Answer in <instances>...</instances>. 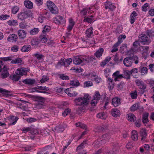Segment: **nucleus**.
<instances>
[{"label":"nucleus","mask_w":154,"mask_h":154,"mask_svg":"<svg viewBox=\"0 0 154 154\" xmlns=\"http://www.w3.org/2000/svg\"><path fill=\"white\" fill-rule=\"evenodd\" d=\"M89 97L88 95H85L83 97H79L76 98L74 100L75 105L81 106L82 105L87 106L89 101Z\"/></svg>","instance_id":"obj_1"},{"label":"nucleus","mask_w":154,"mask_h":154,"mask_svg":"<svg viewBox=\"0 0 154 154\" xmlns=\"http://www.w3.org/2000/svg\"><path fill=\"white\" fill-rule=\"evenodd\" d=\"M33 98L37 102L34 104L35 108L38 109H42L44 106V103L46 100L45 98L41 96H34Z\"/></svg>","instance_id":"obj_2"},{"label":"nucleus","mask_w":154,"mask_h":154,"mask_svg":"<svg viewBox=\"0 0 154 154\" xmlns=\"http://www.w3.org/2000/svg\"><path fill=\"white\" fill-rule=\"evenodd\" d=\"M22 131L24 133H26L27 132L29 131L30 134L29 137L32 140H34L35 137V135L38 133V132L37 129L33 128L31 127L27 128L24 127L22 128Z\"/></svg>","instance_id":"obj_3"},{"label":"nucleus","mask_w":154,"mask_h":154,"mask_svg":"<svg viewBox=\"0 0 154 154\" xmlns=\"http://www.w3.org/2000/svg\"><path fill=\"white\" fill-rule=\"evenodd\" d=\"M31 11L29 10L25 11L18 14L17 17L19 20L23 21L27 18L28 17H31L32 15Z\"/></svg>","instance_id":"obj_4"},{"label":"nucleus","mask_w":154,"mask_h":154,"mask_svg":"<svg viewBox=\"0 0 154 154\" xmlns=\"http://www.w3.org/2000/svg\"><path fill=\"white\" fill-rule=\"evenodd\" d=\"M139 41L143 45H148L151 42V40L145 34L139 35Z\"/></svg>","instance_id":"obj_5"},{"label":"nucleus","mask_w":154,"mask_h":154,"mask_svg":"<svg viewBox=\"0 0 154 154\" xmlns=\"http://www.w3.org/2000/svg\"><path fill=\"white\" fill-rule=\"evenodd\" d=\"M72 59L71 58H69L68 59H65L64 60V59H61L57 63L58 65H60L62 66H63L65 67H67L70 65V63H72Z\"/></svg>","instance_id":"obj_6"},{"label":"nucleus","mask_w":154,"mask_h":154,"mask_svg":"<svg viewBox=\"0 0 154 154\" xmlns=\"http://www.w3.org/2000/svg\"><path fill=\"white\" fill-rule=\"evenodd\" d=\"M96 20L97 18L95 17L94 15H92L85 17L83 21L91 23H93Z\"/></svg>","instance_id":"obj_7"},{"label":"nucleus","mask_w":154,"mask_h":154,"mask_svg":"<svg viewBox=\"0 0 154 154\" xmlns=\"http://www.w3.org/2000/svg\"><path fill=\"white\" fill-rule=\"evenodd\" d=\"M100 95L99 92H96L95 94L94 97V99L91 101V103L92 106H94L96 105L97 101L100 99Z\"/></svg>","instance_id":"obj_8"},{"label":"nucleus","mask_w":154,"mask_h":154,"mask_svg":"<svg viewBox=\"0 0 154 154\" xmlns=\"http://www.w3.org/2000/svg\"><path fill=\"white\" fill-rule=\"evenodd\" d=\"M135 82L140 89L144 90L146 88V85L143 81L138 79L135 80Z\"/></svg>","instance_id":"obj_9"},{"label":"nucleus","mask_w":154,"mask_h":154,"mask_svg":"<svg viewBox=\"0 0 154 154\" xmlns=\"http://www.w3.org/2000/svg\"><path fill=\"white\" fill-rule=\"evenodd\" d=\"M131 58L130 57H128L125 58L123 60L124 65L127 67L131 66L133 63L131 60Z\"/></svg>","instance_id":"obj_10"},{"label":"nucleus","mask_w":154,"mask_h":154,"mask_svg":"<svg viewBox=\"0 0 154 154\" xmlns=\"http://www.w3.org/2000/svg\"><path fill=\"white\" fill-rule=\"evenodd\" d=\"M95 6H93L91 7H89L88 8H84L81 11V13L83 16L85 15L87 12H88L89 14H91L94 12V11L92 10L90 11L91 9H94L95 8Z\"/></svg>","instance_id":"obj_11"},{"label":"nucleus","mask_w":154,"mask_h":154,"mask_svg":"<svg viewBox=\"0 0 154 154\" xmlns=\"http://www.w3.org/2000/svg\"><path fill=\"white\" fill-rule=\"evenodd\" d=\"M54 21L55 24L59 25L61 23H63L64 20L62 17L57 16L54 18Z\"/></svg>","instance_id":"obj_12"},{"label":"nucleus","mask_w":154,"mask_h":154,"mask_svg":"<svg viewBox=\"0 0 154 154\" xmlns=\"http://www.w3.org/2000/svg\"><path fill=\"white\" fill-rule=\"evenodd\" d=\"M147 132L145 128H143L141 130L140 132V136L141 137V141H144L146 138L147 136Z\"/></svg>","instance_id":"obj_13"},{"label":"nucleus","mask_w":154,"mask_h":154,"mask_svg":"<svg viewBox=\"0 0 154 154\" xmlns=\"http://www.w3.org/2000/svg\"><path fill=\"white\" fill-rule=\"evenodd\" d=\"M105 8L106 9H109L111 11L114 10L116 8V7L111 2L107 1L104 3Z\"/></svg>","instance_id":"obj_14"},{"label":"nucleus","mask_w":154,"mask_h":154,"mask_svg":"<svg viewBox=\"0 0 154 154\" xmlns=\"http://www.w3.org/2000/svg\"><path fill=\"white\" fill-rule=\"evenodd\" d=\"M28 71V69L22 68L17 69L15 72L17 75H19L20 76H23L24 75V72H26Z\"/></svg>","instance_id":"obj_15"},{"label":"nucleus","mask_w":154,"mask_h":154,"mask_svg":"<svg viewBox=\"0 0 154 154\" xmlns=\"http://www.w3.org/2000/svg\"><path fill=\"white\" fill-rule=\"evenodd\" d=\"M17 35L14 34H10L7 38L8 41L11 42H15L17 39Z\"/></svg>","instance_id":"obj_16"},{"label":"nucleus","mask_w":154,"mask_h":154,"mask_svg":"<svg viewBox=\"0 0 154 154\" xmlns=\"http://www.w3.org/2000/svg\"><path fill=\"white\" fill-rule=\"evenodd\" d=\"M93 28L91 27L88 29L86 31L85 34L86 36L88 38H92L94 36L92 31Z\"/></svg>","instance_id":"obj_17"},{"label":"nucleus","mask_w":154,"mask_h":154,"mask_svg":"<svg viewBox=\"0 0 154 154\" xmlns=\"http://www.w3.org/2000/svg\"><path fill=\"white\" fill-rule=\"evenodd\" d=\"M111 112L112 116L115 117H119L120 115V111L117 108L112 109Z\"/></svg>","instance_id":"obj_18"},{"label":"nucleus","mask_w":154,"mask_h":154,"mask_svg":"<svg viewBox=\"0 0 154 154\" xmlns=\"http://www.w3.org/2000/svg\"><path fill=\"white\" fill-rule=\"evenodd\" d=\"M26 32L23 29H20L18 31V35L20 38L23 39L26 37Z\"/></svg>","instance_id":"obj_19"},{"label":"nucleus","mask_w":154,"mask_h":154,"mask_svg":"<svg viewBox=\"0 0 154 154\" xmlns=\"http://www.w3.org/2000/svg\"><path fill=\"white\" fill-rule=\"evenodd\" d=\"M24 4L26 7L29 9H32L33 8L32 3L29 0H25L24 1Z\"/></svg>","instance_id":"obj_20"},{"label":"nucleus","mask_w":154,"mask_h":154,"mask_svg":"<svg viewBox=\"0 0 154 154\" xmlns=\"http://www.w3.org/2000/svg\"><path fill=\"white\" fill-rule=\"evenodd\" d=\"M106 141L103 139H98L95 141L94 143L95 145H96V147H99L101 145L105 144Z\"/></svg>","instance_id":"obj_21"},{"label":"nucleus","mask_w":154,"mask_h":154,"mask_svg":"<svg viewBox=\"0 0 154 154\" xmlns=\"http://www.w3.org/2000/svg\"><path fill=\"white\" fill-rule=\"evenodd\" d=\"M121 100L118 97L113 98L112 100V105L115 107H117L121 104Z\"/></svg>","instance_id":"obj_22"},{"label":"nucleus","mask_w":154,"mask_h":154,"mask_svg":"<svg viewBox=\"0 0 154 154\" xmlns=\"http://www.w3.org/2000/svg\"><path fill=\"white\" fill-rule=\"evenodd\" d=\"M36 82V81L34 79H26L22 81V82L25 84L32 85L34 84Z\"/></svg>","instance_id":"obj_23"},{"label":"nucleus","mask_w":154,"mask_h":154,"mask_svg":"<svg viewBox=\"0 0 154 154\" xmlns=\"http://www.w3.org/2000/svg\"><path fill=\"white\" fill-rule=\"evenodd\" d=\"M0 92L3 94V96H5L6 97H7L8 96H12L13 95L12 94H6V93H10L11 91H8L7 90L3 89L2 88H0Z\"/></svg>","instance_id":"obj_24"},{"label":"nucleus","mask_w":154,"mask_h":154,"mask_svg":"<svg viewBox=\"0 0 154 154\" xmlns=\"http://www.w3.org/2000/svg\"><path fill=\"white\" fill-rule=\"evenodd\" d=\"M104 50V49L103 48H100L94 53V55L97 58H99L102 56Z\"/></svg>","instance_id":"obj_25"},{"label":"nucleus","mask_w":154,"mask_h":154,"mask_svg":"<svg viewBox=\"0 0 154 154\" xmlns=\"http://www.w3.org/2000/svg\"><path fill=\"white\" fill-rule=\"evenodd\" d=\"M139 71L142 75H145L147 74L148 69L147 67L141 66L139 67Z\"/></svg>","instance_id":"obj_26"},{"label":"nucleus","mask_w":154,"mask_h":154,"mask_svg":"<svg viewBox=\"0 0 154 154\" xmlns=\"http://www.w3.org/2000/svg\"><path fill=\"white\" fill-rule=\"evenodd\" d=\"M69 24L67 27V30H68L69 31H71L75 25V22L73 19L69 18Z\"/></svg>","instance_id":"obj_27"},{"label":"nucleus","mask_w":154,"mask_h":154,"mask_svg":"<svg viewBox=\"0 0 154 154\" xmlns=\"http://www.w3.org/2000/svg\"><path fill=\"white\" fill-rule=\"evenodd\" d=\"M16 74L11 75L10 76V79L14 82L17 81L20 78V75Z\"/></svg>","instance_id":"obj_28"},{"label":"nucleus","mask_w":154,"mask_h":154,"mask_svg":"<svg viewBox=\"0 0 154 154\" xmlns=\"http://www.w3.org/2000/svg\"><path fill=\"white\" fill-rule=\"evenodd\" d=\"M73 63L76 65H79L82 63V58H80L79 57H75L73 61Z\"/></svg>","instance_id":"obj_29"},{"label":"nucleus","mask_w":154,"mask_h":154,"mask_svg":"<svg viewBox=\"0 0 154 154\" xmlns=\"http://www.w3.org/2000/svg\"><path fill=\"white\" fill-rule=\"evenodd\" d=\"M55 130L57 133H62L64 130V128L62 125H59L55 127Z\"/></svg>","instance_id":"obj_30"},{"label":"nucleus","mask_w":154,"mask_h":154,"mask_svg":"<svg viewBox=\"0 0 154 154\" xmlns=\"http://www.w3.org/2000/svg\"><path fill=\"white\" fill-rule=\"evenodd\" d=\"M123 57H122L119 58L118 54H116L114 56L113 60L116 63H118L122 61Z\"/></svg>","instance_id":"obj_31"},{"label":"nucleus","mask_w":154,"mask_h":154,"mask_svg":"<svg viewBox=\"0 0 154 154\" xmlns=\"http://www.w3.org/2000/svg\"><path fill=\"white\" fill-rule=\"evenodd\" d=\"M132 135L131 138L134 141H137L138 139V135L137 131L135 130H133L131 132Z\"/></svg>","instance_id":"obj_32"},{"label":"nucleus","mask_w":154,"mask_h":154,"mask_svg":"<svg viewBox=\"0 0 154 154\" xmlns=\"http://www.w3.org/2000/svg\"><path fill=\"white\" fill-rule=\"evenodd\" d=\"M31 49V46L30 45H26L23 46L21 49L22 52H26L30 51Z\"/></svg>","instance_id":"obj_33"},{"label":"nucleus","mask_w":154,"mask_h":154,"mask_svg":"<svg viewBox=\"0 0 154 154\" xmlns=\"http://www.w3.org/2000/svg\"><path fill=\"white\" fill-rule=\"evenodd\" d=\"M7 23L9 25L15 26L18 25V23L16 20L11 19L7 22Z\"/></svg>","instance_id":"obj_34"},{"label":"nucleus","mask_w":154,"mask_h":154,"mask_svg":"<svg viewBox=\"0 0 154 154\" xmlns=\"http://www.w3.org/2000/svg\"><path fill=\"white\" fill-rule=\"evenodd\" d=\"M126 37V36L125 35H120L118 37V41L116 43V45H119L123 42L122 39H125Z\"/></svg>","instance_id":"obj_35"},{"label":"nucleus","mask_w":154,"mask_h":154,"mask_svg":"<svg viewBox=\"0 0 154 154\" xmlns=\"http://www.w3.org/2000/svg\"><path fill=\"white\" fill-rule=\"evenodd\" d=\"M148 116L149 113H146L143 115L142 121L144 124L147 123L149 122Z\"/></svg>","instance_id":"obj_36"},{"label":"nucleus","mask_w":154,"mask_h":154,"mask_svg":"<svg viewBox=\"0 0 154 154\" xmlns=\"http://www.w3.org/2000/svg\"><path fill=\"white\" fill-rule=\"evenodd\" d=\"M128 120L131 122H134L136 120V117L134 114L129 113L128 114Z\"/></svg>","instance_id":"obj_37"},{"label":"nucleus","mask_w":154,"mask_h":154,"mask_svg":"<svg viewBox=\"0 0 154 154\" xmlns=\"http://www.w3.org/2000/svg\"><path fill=\"white\" fill-rule=\"evenodd\" d=\"M131 73L130 71L128 70H125L124 71V78L128 80L130 79Z\"/></svg>","instance_id":"obj_38"},{"label":"nucleus","mask_w":154,"mask_h":154,"mask_svg":"<svg viewBox=\"0 0 154 154\" xmlns=\"http://www.w3.org/2000/svg\"><path fill=\"white\" fill-rule=\"evenodd\" d=\"M139 104L136 103L133 105L130 108V110L132 112H134L137 110L139 108Z\"/></svg>","instance_id":"obj_39"},{"label":"nucleus","mask_w":154,"mask_h":154,"mask_svg":"<svg viewBox=\"0 0 154 154\" xmlns=\"http://www.w3.org/2000/svg\"><path fill=\"white\" fill-rule=\"evenodd\" d=\"M58 76L59 78L61 79L66 80H69V76L64 74H58Z\"/></svg>","instance_id":"obj_40"},{"label":"nucleus","mask_w":154,"mask_h":154,"mask_svg":"<svg viewBox=\"0 0 154 154\" xmlns=\"http://www.w3.org/2000/svg\"><path fill=\"white\" fill-rule=\"evenodd\" d=\"M39 29L37 28H34L31 29L29 32V33L32 35H35L37 34L39 32Z\"/></svg>","instance_id":"obj_41"},{"label":"nucleus","mask_w":154,"mask_h":154,"mask_svg":"<svg viewBox=\"0 0 154 154\" xmlns=\"http://www.w3.org/2000/svg\"><path fill=\"white\" fill-rule=\"evenodd\" d=\"M70 84L72 86L77 87L79 85L80 83L78 80H74L70 81Z\"/></svg>","instance_id":"obj_42"},{"label":"nucleus","mask_w":154,"mask_h":154,"mask_svg":"<svg viewBox=\"0 0 154 154\" xmlns=\"http://www.w3.org/2000/svg\"><path fill=\"white\" fill-rule=\"evenodd\" d=\"M40 41L42 43H45L47 42L48 39L47 38L45 34H44L43 35H41L39 37Z\"/></svg>","instance_id":"obj_43"},{"label":"nucleus","mask_w":154,"mask_h":154,"mask_svg":"<svg viewBox=\"0 0 154 154\" xmlns=\"http://www.w3.org/2000/svg\"><path fill=\"white\" fill-rule=\"evenodd\" d=\"M111 57L108 56L107 57L106 59L101 63V66H105L106 63L110 60Z\"/></svg>","instance_id":"obj_44"},{"label":"nucleus","mask_w":154,"mask_h":154,"mask_svg":"<svg viewBox=\"0 0 154 154\" xmlns=\"http://www.w3.org/2000/svg\"><path fill=\"white\" fill-rule=\"evenodd\" d=\"M87 106H84L82 105L81 106L79 107L77 109L78 112H84L86 109V107Z\"/></svg>","instance_id":"obj_45"},{"label":"nucleus","mask_w":154,"mask_h":154,"mask_svg":"<svg viewBox=\"0 0 154 154\" xmlns=\"http://www.w3.org/2000/svg\"><path fill=\"white\" fill-rule=\"evenodd\" d=\"M47 5L49 9L53 8V7H54L55 4L51 1H48L47 2Z\"/></svg>","instance_id":"obj_46"},{"label":"nucleus","mask_w":154,"mask_h":154,"mask_svg":"<svg viewBox=\"0 0 154 154\" xmlns=\"http://www.w3.org/2000/svg\"><path fill=\"white\" fill-rule=\"evenodd\" d=\"M50 30L51 27L49 26H45L42 30L43 34H45L46 32H49Z\"/></svg>","instance_id":"obj_47"},{"label":"nucleus","mask_w":154,"mask_h":154,"mask_svg":"<svg viewBox=\"0 0 154 154\" xmlns=\"http://www.w3.org/2000/svg\"><path fill=\"white\" fill-rule=\"evenodd\" d=\"M52 8H53L51 9H49L50 11L53 14H57L58 12V10L56 6L55 5L54 7Z\"/></svg>","instance_id":"obj_48"},{"label":"nucleus","mask_w":154,"mask_h":154,"mask_svg":"<svg viewBox=\"0 0 154 154\" xmlns=\"http://www.w3.org/2000/svg\"><path fill=\"white\" fill-rule=\"evenodd\" d=\"M22 60L21 58H17L15 60H12L11 63L12 64H16L20 63L22 62Z\"/></svg>","instance_id":"obj_49"},{"label":"nucleus","mask_w":154,"mask_h":154,"mask_svg":"<svg viewBox=\"0 0 154 154\" xmlns=\"http://www.w3.org/2000/svg\"><path fill=\"white\" fill-rule=\"evenodd\" d=\"M75 125L77 127H80L83 129H86V125L80 122L76 123Z\"/></svg>","instance_id":"obj_50"},{"label":"nucleus","mask_w":154,"mask_h":154,"mask_svg":"<svg viewBox=\"0 0 154 154\" xmlns=\"http://www.w3.org/2000/svg\"><path fill=\"white\" fill-rule=\"evenodd\" d=\"M11 120H13L14 121L13 122H12L11 123H10L9 124V125H14L17 122L18 119V118L17 117H14V116H13L12 117H11Z\"/></svg>","instance_id":"obj_51"},{"label":"nucleus","mask_w":154,"mask_h":154,"mask_svg":"<svg viewBox=\"0 0 154 154\" xmlns=\"http://www.w3.org/2000/svg\"><path fill=\"white\" fill-rule=\"evenodd\" d=\"M71 111V110L69 108H67L62 113V115L63 116H67L69 113Z\"/></svg>","instance_id":"obj_52"},{"label":"nucleus","mask_w":154,"mask_h":154,"mask_svg":"<svg viewBox=\"0 0 154 154\" xmlns=\"http://www.w3.org/2000/svg\"><path fill=\"white\" fill-rule=\"evenodd\" d=\"M110 138V135L109 134H103L102 136L101 139H103L106 141H108Z\"/></svg>","instance_id":"obj_53"},{"label":"nucleus","mask_w":154,"mask_h":154,"mask_svg":"<svg viewBox=\"0 0 154 154\" xmlns=\"http://www.w3.org/2000/svg\"><path fill=\"white\" fill-rule=\"evenodd\" d=\"M19 9L18 7L15 6L12 8L11 11L13 14H15L19 11Z\"/></svg>","instance_id":"obj_54"},{"label":"nucleus","mask_w":154,"mask_h":154,"mask_svg":"<svg viewBox=\"0 0 154 154\" xmlns=\"http://www.w3.org/2000/svg\"><path fill=\"white\" fill-rule=\"evenodd\" d=\"M33 56L35 57L38 60H40L42 59L44 56L43 55L39 54L38 53L35 54Z\"/></svg>","instance_id":"obj_55"},{"label":"nucleus","mask_w":154,"mask_h":154,"mask_svg":"<svg viewBox=\"0 0 154 154\" xmlns=\"http://www.w3.org/2000/svg\"><path fill=\"white\" fill-rule=\"evenodd\" d=\"M130 94L132 99H136L137 98V94L136 91H135L134 92H131Z\"/></svg>","instance_id":"obj_56"},{"label":"nucleus","mask_w":154,"mask_h":154,"mask_svg":"<svg viewBox=\"0 0 154 154\" xmlns=\"http://www.w3.org/2000/svg\"><path fill=\"white\" fill-rule=\"evenodd\" d=\"M93 85V83L90 81L85 82L84 83V87H89L90 86H91Z\"/></svg>","instance_id":"obj_57"},{"label":"nucleus","mask_w":154,"mask_h":154,"mask_svg":"<svg viewBox=\"0 0 154 154\" xmlns=\"http://www.w3.org/2000/svg\"><path fill=\"white\" fill-rule=\"evenodd\" d=\"M97 117L103 119H105L106 116L104 112L98 113L97 115Z\"/></svg>","instance_id":"obj_58"},{"label":"nucleus","mask_w":154,"mask_h":154,"mask_svg":"<svg viewBox=\"0 0 154 154\" xmlns=\"http://www.w3.org/2000/svg\"><path fill=\"white\" fill-rule=\"evenodd\" d=\"M9 75L8 71L2 72L1 74V76L3 79L7 78Z\"/></svg>","instance_id":"obj_59"},{"label":"nucleus","mask_w":154,"mask_h":154,"mask_svg":"<svg viewBox=\"0 0 154 154\" xmlns=\"http://www.w3.org/2000/svg\"><path fill=\"white\" fill-rule=\"evenodd\" d=\"M10 17V16L7 14H2L0 16V20H4L8 19Z\"/></svg>","instance_id":"obj_60"},{"label":"nucleus","mask_w":154,"mask_h":154,"mask_svg":"<svg viewBox=\"0 0 154 154\" xmlns=\"http://www.w3.org/2000/svg\"><path fill=\"white\" fill-rule=\"evenodd\" d=\"M125 84L122 82H121L118 85V90H122L125 86Z\"/></svg>","instance_id":"obj_61"},{"label":"nucleus","mask_w":154,"mask_h":154,"mask_svg":"<svg viewBox=\"0 0 154 154\" xmlns=\"http://www.w3.org/2000/svg\"><path fill=\"white\" fill-rule=\"evenodd\" d=\"M31 44L32 45H38L39 44V42L38 39H34L32 40Z\"/></svg>","instance_id":"obj_62"},{"label":"nucleus","mask_w":154,"mask_h":154,"mask_svg":"<svg viewBox=\"0 0 154 154\" xmlns=\"http://www.w3.org/2000/svg\"><path fill=\"white\" fill-rule=\"evenodd\" d=\"M0 59L3 60V61H10L12 60L11 57H0Z\"/></svg>","instance_id":"obj_63"},{"label":"nucleus","mask_w":154,"mask_h":154,"mask_svg":"<svg viewBox=\"0 0 154 154\" xmlns=\"http://www.w3.org/2000/svg\"><path fill=\"white\" fill-rule=\"evenodd\" d=\"M154 31L151 30H147L146 32V35L149 37L152 36Z\"/></svg>","instance_id":"obj_64"}]
</instances>
